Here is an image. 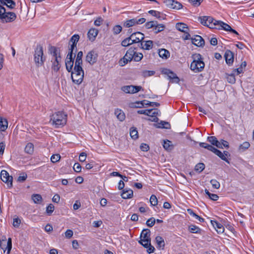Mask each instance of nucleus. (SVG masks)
I'll return each instance as SVG.
<instances>
[{
	"instance_id": "39448f33",
	"label": "nucleus",
	"mask_w": 254,
	"mask_h": 254,
	"mask_svg": "<svg viewBox=\"0 0 254 254\" xmlns=\"http://www.w3.org/2000/svg\"><path fill=\"white\" fill-rule=\"evenodd\" d=\"M199 19L201 24L207 26L210 28H215L217 27L219 21L214 19L212 17L204 16L199 17Z\"/></svg>"
},
{
	"instance_id": "4468645a",
	"label": "nucleus",
	"mask_w": 254,
	"mask_h": 254,
	"mask_svg": "<svg viewBox=\"0 0 254 254\" xmlns=\"http://www.w3.org/2000/svg\"><path fill=\"white\" fill-rule=\"evenodd\" d=\"M192 43L197 47H203L205 44L204 39L199 35H194V38H191Z\"/></svg>"
},
{
	"instance_id": "5fc2aeb1",
	"label": "nucleus",
	"mask_w": 254,
	"mask_h": 254,
	"mask_svg": "<svg viewBox=\"0 0 254 254\" xmlns=\"http://www.w3.org/2000/svg\"><path fill=\"white\" fill-rule=\"evenodd\" d=\"M6 3H7V4H5L4 5H6L10 9H13L16 5L15 2L13 0H6Z\"/></svg>"
},
{
	"instance_id": "6e6d98bb",
	"label": "nucleus",
	"mask_w": 254,
	"mask_h": 254,
	"mask_svg": "<svg viewBox=\"0 0 254 254\" xmlns=\"http://www.w3.org/2000/svg\"><path fill=\"white\" fill-rule=\"evenodd\" d=\"M150 202L151 204L153 206H156L157 204L158 200L156 196L155 195L152 194L150 196Z\"/></svg>"
},
{
	"instance_id": "20e7f679",
	"label": "nucleus",
	"mask_w": 254,
	"mask_h": 254,
	"mask_svg": "<svg viewBox=\"0 0 254 254\" xmlns=\"http://www.w3.org/2000/svg\"><path fill=\"white\" fill-rule=\"evenodd\" d=\"M0 11V19L3 23L12 22L16 18V15L13 12H6L5 8L2 6Z\"/></svg>"
},
{
	"instance_id": "0eeeda50",
	"label": "nucleus",
	"mask_w": 254,
	"mask_h": 254,
	"mask_svg": "<svg viewBox=\"0 0 254 254\" xmlns=\"http://www.w3.org/2000/svg\"><path fill=\"white\" fill-rule=\"evenodd\" d=\"M98 55L95 50H92L87 54L85 57V61L90 65H92L95 64L98 60Z\"/></svg>"
},
{
	"instance_id": "5701e85b",
	"label": "nucleus",
	"mask_w": 254,
	"mask_h": 254,
	"mask_svg": "<svg viewBox=\"0 0 254 254\" xmlns=\"http://www.w3.org/2000/svg\"><path fill=\"white\" fill-rule=\"evenodd\" d=\"M71 79L74 83L76 84H80L81 83V82L83 81V77H84V73L82 74V75H74L71 74Z\"/></svg>"
},
{
	"instance_id": "37998d69",
	"label": "nucleus",
	"mask_w": 254,
	"mask_h": 254,
	"mask_svg": "<svg viewBox=\"0 0 254 254\" xmlns=\"http://www.w3.org/2000/svg\"><path fill=\"white\" fill-rule=\"evenodd\" d=\"M49 51L51 54L53 55L54 58L59 57V55L57 54V49L56 47L51 46L49 47Z\"/></svg>"
},
{
	"instance_id": "3c124183",
	"label": "nucleus",
	"mask_w": 254,
	"mask_h": 254,
	"mask_svg": "<svg viewBox=\"0 0 254 254\" xmlns=\"http://www.w3.org/2000/svg\"><path fill=\"white\" fill-rule=\"evenodd\" d=\"M157 21H151L147 22L145 23V26L147 29L154 28L155 24H157Z\"/></svg>"
},
{
	"instance_id": "4be33fe9",
	"label": "nucleus",
	"mask_w": 254,
	"mask_h": 254,
	"mask_svg": "<svg viewBox=\"0 0 254 254\" xmlns=\"http://www.w3.org/2000/svg\"><path fill=\"white\" fill-rule=\"evenodd\" d=\"M215 154L217 156H218L219 158H220L222 160L226 161V162L229 163L227 157L228 155L230 156V154L227 151H224L223 153H222L221 151L218 150Z\"/></svg>"
},
{
	"instance_id": "e433bc0d",
	"label": "nucleus",
	"mask_w": 254,
	"mask_h": 254,
	"mask_svg": "<svg viewBox=\"0 0 254 254\" xmlns=\"http://www.w3.org/2000/svg\"><path fill=\"white\" fill-rule=\"evenodd\" d=\"M32 199L35 203H40L42 201V197L40 194H34L32 195Z\"/></svg>"
},
{
	"instance_id": "09e8293b",
	"label": "nucleus",
	"mask_w": 254,
	"mask_h": 254,
	"mask_svg": "<svg viewBox=\"0 0 254 254\" xmlns=\"http://www.w3.org/2000/svg\"><path fill=\"white\" fill-rule=\"evenodd\" d=\"M55 207L53 204H50L46 208V213L49 216H51L53 212Z\"/></svg>"
},
{
	"instance_id": "c03bdc74",
	"label": "nucleus",
	"mask_w": 254,
	"mask_h": 254,
	"mask_svg": "<svg viewBox=\"0 0 254 254\" xmlns=\"http://www.w3.org/2000/svg\"><path fill=\"white\" fill-rule=\"evenodd\" d=\"M153 110H157V109L138 110L137 113L138 114H144L147 116H150V113L152 111H153Z\"/></svg>"
},
{
	"instance_id": "6ab92c4d",
	"label": "nucleus",
	"mask_w": 254,
	"mask_h": 254,
	"mask_svg": "<svg viewBox=\"0 0 254 254\" xmlns=\"http://www.w3.org/2000/svg\"><path fill=\"white\" fill-rule=\"evenodd\" d=\"M133 190L130 189H127L126 188L123 190L121 193V196L123 199L130 198L133 196Z\"/></svg>"
},
{
	"instance_id": "cd10ccee",
	"label": "nucleus",
	"mask_w": 254,
	"mask_h": 254,
	"mask_svg": "<svg viewBox=\"0 0 254 254\" xmlns=\"http://www.w3.org/2000/svg\"><path fill=\"white\" fill-rule=\"evenodd\" d=\"M158 248L164 249L165 247V242L164 239L161 236H157L155 238Z\"/></svg>"
},
{
	"instance_id": "393cba45",
	"label": "nucleus",
	"mask_w": 254,
	"mask_h": 254,
	"mask_svg": "<svg viewBox=\"0 0 254 254\" xmlns=\"http://www.w3.org/2000/svg\"><path fill=\"white\" fill-rule=\"evenodd\" d=\"M176 28L179 31L184 33H187V30H189L187 24L184 23H177L176 25Z\"/></svg>"
},
{
	"instance_id": "a878e982",
	"label": "nucleus",
	"mask_w": 254,
	"mask_h": 254,
	"mask_svg": "<svg viewBox=\"0 0 254 254\" xmlns=\"http://www.w3.org/2000/svg\"><path fill=\"white\" fill-rule=\"evenodd\" d=\"M82 57H83V52L82 51L78 52L77 54V57H76V58L75 60L74 66H82Z\"/></svg>"
},
{
	"instance_id": "ea45409f",
	"label": "nucleus",
	"mask_w": 254,
	"mask_h": 254,
	"mask_svg": "<svg viewBox=\"0 0 254 254\" xmlns=\"http://www.w3.org/2000/svg\"><path fill=\"white\" fill-rule=\"evenodd\" d=\"M189 229L190 232L193 233H199L201 231V229L199 227L193 225H190Z\"/></svg>"
},
{
	"instance_id": "de8ad7c7",
	"label": "nucleus",
	"mask_w": 254,
	"mask_h": 254,
	"mask_svg": "<svg viewBox=\"0 0 254 254\" xmlns=\"http://www.w3.org/2000/svg\"><path fill=\"white\" fill-rule=\"evenodd\" d=\"M136 51L137 50H135V54L133 55V59H134L135 62H139L142 59L143 54L141 53H137Z\"/></svg>"
},
{
	"instance_id": "f8f14e48",
	"label": "nucleus",
	"mask_w": 254,
	"mask_h": 254,
	"mask_svg": "<svg viewBox=\"0 0 254 254\" xmlns=\"http://www.w3.org/2000/svg\"><path fill=\"white\" fill-rule=\"evenodd\" d=\"M61 61V56L60 53L59 54V57L54 58V59L52 60V68L55 72H58L61 67V64H60Z\"/></svg>"
},
{
	"instance_id": "7ed1b4c3",
	"label": "nucleus",
	"mask_w": 254,
	"mask_h": 254,
	"mask_svg": "<svg viewBox=\"0 0 254 254\" xmlns=\"http://www.w3.org/2000/svg\"><path fill=\"white\" fill-rule=\"evenodd\" d=\"M34 57L36 66L39 67L44 64L46 58L44 56L43 47L40 44L37 45L35 49Z\"/></svg>"
},
{
	"instance_id": "6e6552de",
	"label": "nucleus",
	"mask_w": 254,
	"mask_h": 254,
	"mask_svg": "<svg viewBox=\"0 0 254 254\" xmlns=\"http://www.w3.org/2000/svg\"><path fill=\"white\" fill-rule=\"evenodd\" d=\"M121 90L128 94H134L136 93L139 91L142 90V87L141 86H135V85H126L122 87Z\"/></svg>"
},
{
	"instance_id": "72a5a7b5",
	"label": "nucleus",
	"mask_w": 254,
	"mask_h": 254,
	"mask_svg": "<svg viewBox=\"0 0 254 254\" xmlns=\"http://www.w3.org/2000/svg\"><path fill=\"white\" fill-rule=\"evenodd\" d=\"M34 145L32 143H28L25 147V152L29 154H32L34 152Z\"/></svg>"
},
{
	"instance_id": "f03ea898",
	"label": "nucleus",
	"mask_w": 254,
	"mask_h": 254,
	"mask_svg": "<svg viewBox=\"0 0 254 254\" xmlns=\"http://www.w3.org/2000/svg\"><path fill=\"white\" fill-rule=\"evenodd\" d=\"M56 127L63 126L66 123V115L62 112H57L51 116V121Z\"/></svg>"
},
{
	"instance_id": "bb28decb",
	"label": "nucleus",
	"mask_w": 254,
	"mask_h": 254,
	"mask_svg": "<svg viewBox=\"0 0 254 254\" xmlns=\"http://www.w3.org/2000/svg\"><path fill=\"white\" fill-rule=\"evenodd\" d=\"M70 72L71 74L74 75H82L84 73V70L82 66H74L73 71L72 70Z\"/></svg>"
},
{
	"instance_id": "774afa93",
	"label": "nucleus",
	"mask_w": 254,
	"mask_h": 254,
	"mask_svg": "<svg viewBox=\"0 0 254 254\" xmlns=\"http://www.w3.org/2000/svg\"><path fill=\"white\" fill-rule=\"evenodd\" d=\"M219 142L221 147H224L226 148H228L229 147V144L227 141L224 139H221Z\"/></svg>"
},
{
	"instance_id": "9d476101",
	"label": "nucleus",
	"mask_w": 254,
	"mask_h": 254,
	"mask_svg": "<svg viewBox=\"0 0 254 254\" xmlns=\"http://www.w3.org/2000/svg\"><path fill=\"white\" fill-rule=\"evenodd\" d=\"M0 178L3 182L7 184L9 188H12L13 178L12 176L9 175V174L6 171L2 170L1 171Z\"/></svg>"
},
{
	"instance_id": "4c0bfd02",
	"label": "nucleus",
	"mask_w": 254,
	"mask_h": 254,
	"mask_svg": "<svg viewBox=\"0 0 254 254\" xmlns=\"http://www.w3.org/2000/svg\"><path fill=\"white\" fill-rule=\"evenodd\" d=\"M163 147L167 150H171L173 148V146L172 144L171 141L167 140H164V143L163 144Z\"/></svg>"
},
{
	"instance_id": "423d86ee",
	"label": "nucleus",
	"mask_w": 254,
	"mask_h": 254,
	"mask_svg": "<svg viewBox=\"0 0 254 254\" xmlns=\"http://www.w3.org/2000/svg\"><path fill=\"white\" fill-rule=\"evenodd\" d=\"M142 241L147 242L143 245L144 247H147L151 243L150 231L148 229H143L141 233L140 240L138 241V243L140 244H142Z\"/></svg>"
},
{
	"instance_id": "e2e57ef3",
	"label": "nucleus",
	"mask_w": 254,
	"mask_h": 254,
	"mask_svg": "<svg viewBox=\"0 0 254 254\" xmlns=\"http://www.w3.org/2000/svg\"><path fill=\"white\" fill-rule=\"evenodd\" d=\"M148 13L153 16L157 17L158 19L160 18V12L157 11L150 10L148 11Z\"/></svg>"
},
{
	"instance_id": "c9c22d12",
	"label": "nucleus",
	"mask_w": 254,
	"mask_h": 254,
	"mask_svg": "<svg viewBox=\"0 0 254 254\" xmlns=\"http://www.w3.org/2000/svg\"><path fill=\"white\" fill-rule=\"evenodd\" d=\"M155 126L158 128H169L170 127V124L165 121H161L160 123L156 124Z\"/></svg>"
},
{
	"instance_id": "473e14b6",
	"label": "nucleus",
	"mask_w": 254,
	"mask_h": 254,
	"mask_svg": "<svg viewBox=\"0 0 254 254\" xmlns=\"http://www.w3.org/2000/svg\"><path fill=\"white\" fill-rule=\"evenodd\" d=\"M165 28V25L163 24H158V23L157 24H155V26H154L153 31L156 34L160 32L161 31H163Z\"/></svg>"
},
{
	"instance_id": "7c9ffc66",
	"label": "nucleus",
	"mask_w": 254,
	"mask_h": 254,
	"mask_svg": "<svg viewBox=\"0 0 254 254\" xmlns=\"http://www.w3.org/2000/svg\"><path fill=\"white\" fill-rule=\"evenodd\" d=\"M115 114L120 121H123L125 119V114L121 110L117 109L115 111Z\"/></svg>"
},
{
	"instance_id": "ddd939ff",
	"label": "nucleus",
	"mask_w": 254,
	"mask_h": 254,
	"mask_svg": "<svg viewBox=\"0 0 254 254\" xmlns=\"http://www.w3.org/2000/svg\"><path fill=\"white\" fill-rule=\"evenodd\" d=\"M136 47L141 49L149 50L152 48L153 41L151 40L144 41L143 40L139 45H137Z\"/></svg>"
},
{
	"instance_id": "a18cd8bd",
	"label": "nucleus",
	"mask_w": 254,
	"mask_h": 254,
	"mask_svg": "<svg viewBox=\"0 0 254 254\" xmlns=\"http://www.w3.org/2000/svg\"><path fill=\"white\" fill-rule=\"evenodd\" d=\"M130 135L132 138L136 139L138 138V132L135 128L131 127L130 130Z\"/></svg>"
},
{
	"instance_id": "bf43d9fd",
	"label": "nucleus",
	"mask_w": 254,
	"mask_h": 254,
	"mask_svg": "<svg viewBox=\"0 0 254 254\" xmlns=\"http://www.w3.org/2000/svg\"><path fill=\"white\" fill-rule=\"evenodd\" d=\"M60 158L61 156L59 154H54L51 156V160L53 163H56L59 161Z\"/></svg>"
},
{
	"instance_id": "f3484780",
	"label": "nucleus",
	"mask_w": 254,
	"mask_h": 254,
	"mask_svg": "<svg viewBox=\"0 0 254 254\" xmlns=\"http://www.w3.org/2000/svg\"><path fill=\"white\" fill-rule=\"evenodd\" d=\"M98 34V30L97 29L95 28H91L87 33L88 39L92 42L94 41Z\"/></svg>"
},
{
	"instance_id": "2f4dec72",
	"label": "nucleus",
	"mask_w": 254,
	"mask_h": 254,
	"mask_svg": "<svg viewBox=\"0 0 254 254\" xmlns=\"http://www.w3.org/2000/svg\"><path fill=\"white\" fill-rule=\"evenodd\" d=\"M74 60H65V64L66 69L68 72H70L72 70Z\"/></svg>"
},
{
	"instance_id": "412c9836",
	"label": "nucleus",
	"mask_w": 254,
	"mask_h": 254,
	"mask_svg": "<svg viewBox=\"0 0 254 254\" xmlns=\"http://www.w3.org/2000/svg\"><path fill=\"white\" fill-rule=\"evenodd\" d=\"M216 29L219 30L223 29L227 31H229L230 29H231V27L227 23H225L221 21H219L217 26V27H216Z\"/></svg>"
},
{
	"instance_id": "603ef678",
	"label": "nucleus",
	"mask_w": 254,
	"mask_h": 254,
	"mask_svg": "<svg viewBox=\"0 0 254 254\" xmlns=\"http://www.w3.org/2000/svg\"><path fill=\"white\" fill-rule=\"evenodd\" d=\"M122 30V27L120 25H115L113 28V33L115 35L119 34Z\"/></svg>"
},
{
	"instance_id": "13d9d810",
	"label": "nucleus",
	"mask_w": 254,
	"mask_h": 254,
	"mask_svg": "<svg viewBox=\"0 0 254 254\" xmlns=\"http://www.w3.org/2000/svg\"><path fill=\"white\" fill-rule=\"evenodd\" d=\"M155 222L156 220L155 218L151 217L147 220L146 224L148 227H151L154 226Z\"/></svg>"
},
{
	"instance_id": "b1692460",
	"label": "nucleus",
	"mask_w": 254,
	"mask_h": 254,
	"mask_svg": "<svg viewBox=\"0 0 254 254\" xmlns=\"http://www.w3.org/2000/svg\"><path fill=\"white\" fill-rule=\"evenodd\" d=\"M166 74H167L169 77L172 79L173 82L175 83H179L180 81L179 78L177 76L176 74L174 73L173 71L170 70H167V71L165 72Z\"/></svg>"
},
{
	"instance_id": "4d7b16f0",
	"label": "nucleus",
	"mask_w": 254,
	"mask_h": 254,
	"mask_svg": "<svg viewBox=\"0 0 254 254\" xmlns=\"http://www.w3.org/2000/svg\"><path fill=\"white\" fill-rule=\"evenodd\" d=\"M210 183L214 189H218L220 188V183L216 180L213 179L210 181Z\"/></svg>"
},
{
	"instance_id": "c85d7f7f",
	"label": "nucleus",
	"mask_w": 254,
	"mask_h": 254,
	"mask_svg": "<svg viewBox=\"0 0 254 254\" xmlns=\"http://www.w3.org/2000/svg\"><path fill=\"white\" fill-rule=\"evenodd\" d=\"M8 122L7 120L0 117V130L5 131L7 128Z\"/></svg>"
},
{
	"instance_id": "8fccbe9b",
	"label": "nucleus",
	"mask_w": 254,
	"mask_h": 254,
	"mask_svg": "<svg viewBox=\"0 0 254 254\" xmlns=\"http://www.w3.org/2000/svg\"><path fill=\"white\" fill-rule=\"evenodd\" d=\"M227 79L229 83L233 84L235 83L236 79L234 73L228 74L227 75Z\"/></svg>"
},
{
	"instance_id": "864d4df0",
	"label": "nucleus",
	"mask_w": 254,
	"mask_h": 254,
	"mask_svg": "<svg viewBox=\"0 0 254 254\" xmlns=\"http://www.w3.org/2000/svg\"><path fill=\"white\" fill-rule=\"evenodd\" d=\"M80 38L79 35L78 34L73 35L70 38L69 40V43H74L77 44L78 41H79Z\"/></svg>"
},
{
	"instance_id": "aec40b11",
	"label": "nucleus",
	"mask_w": 254,
	"mask_h": 254,
	"mask_svg": "<svg viewBox=\"0 0 254 254\" xmlns=\"http://www.w3.org/2000/svg\"><path fill=\"white\" fill-rule=\"evenodd\" d=\"M211 223L218 233H222L224 232V228L220 223L214 220H211Z\"/></svg>"
},
{
	"instance_id": "a211bd4d",
	"label": "nucleus",
	"mask_w": 254,
	"mask_h": 254,
	"mask_svg": "<svg viewBox=\"0 0 254 254\" xmlns=\"http://www.w3.org/2000/svg\"><path fill=\"white\" fill-rule=\"evenodd\" d=\"M207 140L208 142H209L211 144V145L215 146L218 148L223 149V147H221L219 141L218 140L217 138L215 136H208L207 138Z\"/></svg>"
},
{
	"instance_id": "9b49d317",
	"label": "nucleus",
	"mask_w": 254,
	"mask_h": 254,
	"mask_svg": "<svg viewBox=\"0 0 254 254\" xmlns=\"http://www.w3.org/2000/svg\"><path fill=\"white\" fill-rule=\"evenodd\" d=\"M164 3L168 8L173 9H180L183 7L182 4L174 0H165Z\"/></svg>"
},
{
	"instance_id": "79ce46f5",
	"label": "nucleus",
	"mask_w": 254,
	"mask_h": 254,
	"mask_svg": "<svg viewBox=\"0 0 254 254\" xmlns=\"http://www.w3.org/2000/svg\"><path fill=\"white\" fill-rule=\"evenodd\" d=\"M204 164L203 163H199L195 165L194 170L195 171L200 173L204 169Z\"/></svg>"
},
{
	"instance_id": "49530a36",
	"label": "nucleus",
	"mask_w": 254,
	"mask_h": 254,
	"mask_svg": "<svg viewBox=\"0 0 254 254\" xmlns=\"http://www.w3.org/2000/svg\"><path fill=\"white\" fill-rule=\"evenodd\" d=\"M250 146L249 142H244L243 144L239 146V150L240 151H244L247 149Z\"/></svg>"
},
{
	"instance_id": "338daca9",
	"label": "nucleus",
	"mask_w": 254,
	"mask_h": 254,
	"mask_svg": "<svg viewBox=\"0 0 254 254\" xmlns=\"http://www.w3.org/2000/svg\"><path fill=\"white\" fill-rule=\"evenodd\" d=\"M6 249L7 250V254L10 253V251L12 249V240L10 238L8 239V241L7 242Z\"/></svg>"
},
{
	"instance_id": "f257e3e1",
	"label": "nucleus",
	"mask_w": 254,
	"mask_h": 254,
	"mask_svg": "<svg viewBox=\"0 0 254 254\" xmlns=\"http://www.w3.org/2000/svg\"><path fill=\"white\" fill-rule=\"evenodd\" d=\"M191 58L193 61L190 64V69L195 72L202 71L205 66L202 56L200 54L195 53L192 55Z\"/></svg>"
},
{
	"instance_id": "69168bd1",
	"label": "nucleus",
	"mask_w": 254,
	"mask_h": 254,
	"mask_svg": "<svg viewBox=\"0 0 254 254\" xmlns=\"http://www.w3.org/2000/svg\"><path fill=\"white\" fill-rule=\"evenodd\" d=\"M73 168L76 172L79 173L81 172V166L80 164L78 162L75 163L74 164Z\"/></svg>"
},
{
	"instance_id": "58836bf2",
	"label": "nucleus",
	"mask_w": 254,
	"mask_h": 254,
	"mask_svg": "<svg viewBox=\"0 0 254 254\" xmlns=\"http://www.w3.org/2000/svg\"><path fill=\"white\" fill-rule=\"evenodd\" d=\"M187 212L189 214H190V215L193 216L196 219H198L199 222H202L204 221V219L197 215L196 213H195L191 209H188L187 210Z\"/></svg>"
},
{
	"instance_id": "f704fd0d",
	"label": "nucleus",
	"mask_w": 254,
	"mask_h": 254,
	"mask_svg": "<svg viewBox=\"0 0 254 254\" xmlns=\"http://www.w3.org/2000/svg\"><path fill=\"white\" fill-rule=\"evenodd\" d=\"M135 25V18H132L125 21L123 26L125 27L129 28Z\"/></svg>"
},
{
	"instance_id": "1a4fd4ad",
	"label": "nucleus",
	"mask_w": 254,
	"mask_h": 254,
	"mask_svg": "<svg viewBox=\"0 0 254 254\" xmlns=\"http://www.w3.org/2000/svg\"><path fill=\"white\" fill-rule=\"evenodd\" d=\"M131 43L139 45L144 39V35L140 32H136L131 33L129 36Z\"/></svg>"
},
{
	"instance_id": "2eb2a0df",
	"label": "nucleus",
	"mask_w": 254,
	"mask_h": 254,
	"mask_svg": "<svg viewBox=\"0 0 254 254\" xmlns=\"http://www.w3.org/2000/svg\"><path fill=\"white\" fill-rule=\"evenodd\" d=\"M135 50H137V47L136 46L131 47L127 51L124 57L126 58L129 62H130L133 58V55L135 54Z\"/></svg>"
},
{
	"instance_id": "dca6fc26",
	"label": "nucleus",
	"mask_w": 254,
	"mask_h": 254,
	"mask_svg": "<svg viewBox=\"0 0 254 254\" xmlns=\"http://www.w3.org/2000/svg\"><path fill=\"white\" fill-rule=\"evenodd\" d=\"M224 57L226 62L228 64H231L234 62V54L230 50H227L225 52Z\"/></svg>"
},
{
	"instance_id": "a19ab883",
	"label": "nucleus",
	"mask_w": 254,
	"mask_h": 254,
	"mask_svg": "<svg viewBox=\"0 0 254 254\" xmlns=\"http://www.w3.org/2000/svg\"><path fill=\"white\" fill-rule=\"evenodd\" d=\"M131 39L129 38V36L125 39L124 40L122 41L121 45L123 47H127L133 43H131Z\"/></svg>"
},
{
	"instance_id": "c756f323",
	"label": "nucleus",
	"mask_w": 254,
	"mask_h": 254,
	"mask_svg": "<svg viewBox=\"0 0 254 254\" xmlns=\"http://www.w3.org/2000/svg\"><path fill=\"white\" fill-rule=\"evenodd\" d=\"M158 54L161 58L165 59H168L170 56V52L165 49L159 50Z\"/></svg>"
},
{
	"instance_id": "052dcab7",
	"label": "nucleus",
	"mask_w": 254,
	"mask_h": 254,
	"mask_svg": "<svg viewBox=\"0 0 254 254\" xmlns=\"http://www.w3.org/2000/svg\"><path fill=\"white\" fill-rule=\"evenodd\" d=\"M27 178V175L26 173H23L20 175L17 178V182H23L25 181Z\"/></svg>"
},
{
	"instance_id": "0e129e2a",
	"label": "nucleus",
	"mask_w": 254,
	"mask_h": 254,
	"mask_svg": "<svg viewBox=\"0 0 254 254\" xmlns=\"http://www.w3.org/2000/svg\"><path fill=\"white\" fill-rule=\"evenodd\" d=\"M202 1L203 0H189V1L194 6H199Z\"/></svg>"
},
{
	"instance_id": "680f3d73",
	"label": "nucleus",
	"mask_w": 254,
	"mask_h": 254,
	"mask_svg": "<svg viewBox=\"0 0 254 254\" xmlns=\"http://www.w3.org/2000/svg\"><path fill=\"white\" fill-rule=\"evenodd\" d=\"M154 74L155 71L151 70H144L142 72L143 76L145 77L152 76Z\"/></svg>"
}]
</instances>
